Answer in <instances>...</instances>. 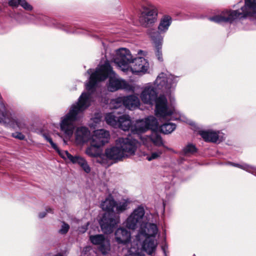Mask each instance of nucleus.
Instances as JSON below:
<instances>
[{
  "mask_svg": "<svg viewBox=\"0 0 256 256\" xmlns=\"http://www.w3.org/2000/svg\"><path fill=\"white\" fill-rule=\"evenodd\" d=\"M105 156L108 159L117 162L124 158L118 146L108 148L105 150Z\"/></svg>",
  "mask_w": 256,
  "mask_h": 256,
  "instance_id": "f3484780",
  "label": "nucleus"
},
{
  "mask_svg": "<svg viewBox=\"0 0 256 256\" xmlns=\"http://www.w3.org/2000/svg\"><path fill=\"white\" fill-rule=\"evenodd\" d=\"M86 154L92 158H98L96 161L103 166L105 165L104 155L102 154L100 147L91 142L90 146L86 150Z\"/></svg>",
  "mask_w": 256,
  "mask_h": 256,
  "instance_id": "4468645a",
  "label": "nucleus"
},
{
  "mask_svg": "<svg viewBox=\"0 0 256 256\" xmlns=\"http://www.w3.org/2000/svg\"><path fill=\"white\" fill-rule=\"evenodd\" d=\"M145 210L142 206H138L127 218L124 222L128 230H134L139 228L136 240L128 248L125 256H144L142 251L152 254L156 250L157 243L155 237L158 228L154 224L144 220Z\"/></svg>",
  "mask_w": 256,
  "mask_h": 256,
  "instance_id": "f03ea898",
  "label": "nucleus"
},
{
  "mask_svg": "<svg viewBox=\"0 0 256 256\" xmlns=\"http://www.w3.org/2000/svg\"><path fill=\"white\" fill-rule=\"evenodd\" d=\"M116 204V202L111 195L100 204L102 208L106 212L100 222L102 230L104 234L112 233L115 226L120 222V216L116 214L114 212Z\"/></svg>",
  "mask_w": 256,
  "mask_h": 256,
  "instance_id": "423d86ee",
  "label": "nucleus"
},
{
  "mask_svg": "<svg viewBox=\"0 0 256 256\" xmlns=\"http://www.w3.org/2000/svg\"><path fill=\"white\" fill-rule=\"evenodd\" d=\"M132 56L130 50L126 48H120L116 50L114 62L123 72L129 70V64H131Z\"/></svg>",
  "mask_w": 256,
  "mask_h": 256,
  "instance_id": "0eeeda50",
  "label": "nucleus"
},
{
  "mask_svg": "<svg viewBox=\"0 0 256 256\" xmlns=\"http://www.w3.org/2000/svg\"><path fill=\"white\" fill-rule=\"evenodd\" d=\"M128 202L126 200L119 202H116V214L119 216V214L127 209Z\"/></svg>",
  "mask_w": 256,
  "mask_h": 256,
  "instance_id": "bb28decb",
  "label": "nucleus"
},
{
  "mask_svg": "<svg viewBox=\"0 0 256 256\" xmlns=\"http://www.w3.org/2000/svg\"><path fill=\"white\" fill-rule=\"evenodd\" d=\"M150 36L156 44V55L158 60L160 62L163 60L162 54V46L163 40L162 36L160 34L154 30L150 33Z\"/></svg>",
  "mask_w": 256,
  "mask_h": 256,
  "instance_id": "dca6fc26",
  "label": "nucleus"
},
{
  "mask_svg": "<svg viewBox=\"0 0 256 256\" xmlns=\"http://www.w3.org/2000/svg\"><path fill=\"white\" fill-rule=\"evenodd\" d=\"M244 2L240 10H225L220 14L209 17L208 19L216 23H232L236 20L247 18L256 19V0H244Z\"/></svg>",
  "mask_w": 256,
  "mask_h": 256,
  "instance_id": "20e7f679",
  "label": "nucleus"
},
{
  "mask_svg": "<svg viewBox=\"0 0 256 256\" xmlns=\"http://www.w3.org/2000/svg\"><path fill=\"white\" fill-rule=\"evenodd\" d=\"M196 150L197 149L194 145L189 144L184 148L182 152L184 155H189L196 152Z\"/></svg>",
  "mask_w": 256,
  "mask_h": 256,
  "instance_id": "c756f323",
  "label": "nucleus"
},
{
  "mask_svg": "<svg viewBox=\"0 0 256 256\" xmlns=\"http://www.w3.org/2000/svg\"><path fill=\"white\" fill-rule=\"evenodd\" d=\"M109 139V132L104 130L100 129L94 132V134L92 137L91 142L101 147L108 143Z\"/></svg>",
  "mask_w": 256,
  "mask_h": 256,
  "instance_id": "f8f14e48",
  "label": "nucleus"
},
{
  "mask_svg": "<svg viewBox=\"0 0 256 256\" xmlns=\"http://www.w3.org/2000/svg\"><path fill=\"white\" fill-rule=\"evenodd\" d=\"M69 228L68 224L64 222L62 226V228L59 230V232L62 234H66L68 232Z\"/></svg>",
  "mask_w": 256,
  "mask_h": 256,
  "instance_id": "2f4dec72",
  "label": "nucleus"
},
{
  "mask_svg": "<svg viewBox=\"0 0 256 256\" xmlns=\"http://www.w3.org/2000/svg\"><path fill=\"white\" fill-rule=\"evenodd\" d=\"M131 64L129 70L134 74H146L149 68L148 61L142 57L132 59Z\"/></svg>",
  "mask_w": 256,
  "mask_h": 256,
  "instance_id": "9d476101",
  "label": "nucleus"
},
{
  "mask_svg": "<svg viewBox=\"0 0 256 256\" xmlns=\"http://www.w3.org/2000/svg\"><path fill=\"white\" fill-rule=\"evenodd\" d=\"M76 142L78 144H82L87 142L90 138V132L86 127L78 128L75 134Z\"/></svg>",
  "mask_w": 256,
  "mask_h": 256,
  "instance_id": "a211bd4d",
  "label": "nucleus"
},
{
  "mask_svg": "<svg viewBox=\"0 0 256 256\" xmlns=\"http://www.w3.org/2000/svg\"><path fill=\"white\" fill-rule=\"evenodd\" d=\"M172 22V18L168 15H164V16L162 18L160 19V24L158 26V31H156V30H148V34H150V33L151 32H154V30L155 32H158L160 34V33H164L166 32L168 30V28L170 26V25Z\"/></svg>",
  "mask_w": 256,
  "mask_h": 256,
  "instance_id": "aec40b11",
  "label": "nucleus"
},
{
  "mask_svg": "<svg viewBox=\"0 0 256 256\" xmlns=\"http://www.w3.org/2000/svg\"><path fill=\"white\" fill-rule=\"evenodd\" d=\"M158 128V122H157V128L154 130L150 129L152 130V133L150 136H146L142 137L140 138L144 144L148 146L150 142H152L156 146H161L162 144V140L160 135L158 134L156 130Z\"/></svg>",
  "mask_w": 256,
  "mask_h": 256,
  "instance_id": "2eb2a0df",
  "label": "nucleus"
},
{
  "mask_svg": "<svg viewBox=\"0 0 256 256\" xmlns=\"http://www.w3.org/2000/svg\"><path fill=\"white\" fill-rule=\"evenodd\" d=\"M52 212V210L50 208H48V209H46V212H40L38 214V217L40 218H44L46 214V213L48 212Z\"/></svg>",
  "mask_w": 256,
  "mask_h": 256,
  "instance_id": "f704fd0d",
  "label": "nucleus"
},
{
  "mask_svg": "<svg viewBox=\"0 0 256 256\" xmlns=\"http://www.w3.org/2000/svg\"><path fill=\"white\" fill-rule=\"evenodd\" d=\"M42 136L47 142H50L52 148H54L58 154L60 155V152L63 150H60L57 145L54 142L50 134L48 133L44 132L42 134Z\"/></svg>",
  "mask_w": 256,
  "mask_h": 256,
  "instance_id": "c85d7f7f",
  "label": "nucleus"
},
{
  "mask_svg": "<svg viewBox=\"0 0 256 256\" xmlns=\"http://www.w3.org/2000/svg\"><path fill=\"white\" fill-rule=\"evenodd\" d=\"M123 98L124 106L130 110H134L140 106V99L135 95L123 96Z\"/></svg>",
  "mask_w": 256,
  "mask_h": 256,
  "instance_id": "6ab92c4d",
  "label": "nucleus"
},
{
  "mask_svg": "<svg viewBox=\"0 0 256 256\" xmlns=\"http://www.w3.org/2000/svg\"><path fill=\"white\" fill-rule=\"evenodd\" d=\"M117 127L124 131L130 130L132 134L140 135L148 129L157 128V120L154 116H148L144 119L132 122L128 115L123 114L119 116Z\"/></svg>",
  "mask_w": 256,
  "mask_h": 256,
  "instance_id": "39448f33",
  "label": "nucleus"
},
{
  "mask_svg": "<svg viewBox=\"0 0 256 256\" xmlns=\"http://www.w3.org/2000/svg\"><path fill=\"white\" fill-rule=\"evenodd\" d=\"M108 78H109L108 88L110 92H114L120 89L133 90V87L130 84L119 78L108 61L99 66L95 72L90 74L88 82L86 83V89L88 92L82 93L78 101L71 106L69 112L61 118L60 130L66 135L68 136L72 135L74 122L78 119L80 114L90 106L91 94L95 92L98 83Z\"/></svg>",
  "mask_w": 256,
  "mask_h": 256,
  "instance_id": "f257e3e1",
  "label": "nucleus"
},
{
  "mask_svg": "<svg viewBox=\"0 0 256 256\" xmlns=\"http://www.w3.org/2000/svg\"><path fill=\"white\" fill-rule=\"evenodd\" d=\"M88 222L86 224L78 228V231L80 232L84 233L88 230Z\"/></svg>",
  "mask_w": 256,
  "mask_h": 256,
  "instance_id": "72a5a7b5",
  "label": "nucleus"
},
{
  "mask_svg": "<svg viewBox=\"0 0 256 256\" xmlns=\"http://www.w3.org/2000/svg\"><path fill=\"white\" fill-rule=\"evenodd\" d=\"M104 119L108 124L114 128H117L119 122V116L116 117L112 112H109L106 114Z\"/></svg>",
  "mask_w": 256,
  "mask_h": 256,
  "instance_id": "b1692460",
  "label": "nucleus"
},
{
  "mask_svg": "<svg viewBox=\"0 0 256 256\" xmlns=\"http://www.w3.org/2000/svg\"><path fill=\"white\" fill-rule=\"evenodd\" d=\"M157 14V11L154 9H146L142 13L144 22L148 24L154 23L156 19Z\"/></svg>",
  "mask_w": 256,
  "mask_h": 256,
  "instance_id": "4be33fe9",
  "label": "nucleus"
},
{
  "mask_svg": "<svg viewBox=\"0 0 256 256\" xmlns=\"http://www.w3.org/2000/svg\"><path fill=\"white\" fill-rule=\"evenodd\" d=\"M140 52H142V50H140V52H138V54H140Z\"/></svg>",
  "mask_w": 256,
  "mask_h": 256,
  "instance_id": "4c0bfd02",
  "label": "nucleus"
},
{
  "mask_svg": "<svg viewBox=\"0 0 256 256\" xmlns=\"http://www.w3.org/2000/svg\"><path fill=\"white\" fill-rule=\"evenodd\" d=\"M162 152H152L150 156H148L146 154H144L143 156H146V159L148 160V161H150L160 156Z\"/></svg>",
  "mask_w": 256,
  "mask_h": 256,
  "instance_id": "7c9ffc66",
  "label": "nucleus"
},
{
  "mask_svg": "<svg viewBox=\"0 0 256 256\" xmlns=\"http://www.w3.org/2000/svg\"><path fill=\"white\" fill-rule=\"evenodd\" d=\"M176 128V125L172 122H166L162 124L160 130L164 134H169L172 132Z\"/></svg>",
  "mask_w": 256,
  "mask_h": 256,
  "instance_id": "393cba45",
  "label": "nucleus"
},
{
  "mask_svg": "<svg viewBox=\"0 0 256 256\" xmlns=\"http://www.w3.org/2000/svg\"><path fill=\"white\" fill-rule=\"evenodd\" d=\"M228 164L231 166L240 168L250 173L253 174L254 176H256V168L253 167L247 164H238L232 162H230Z\"/></svg>",
  "mask_w": 256,
  "mask_h": 256,
  "instance_id": "a878e982",
  "label": "nucleus"
},
{
  "mask_svg": "<svg viewBox=\"0 0 256 256\" xmlns=\"http://www.w3.org/2000/svg\"><path fill=\"white\" fill-rule=\"evenodd\" d=\"M122 105L124 106L123 96L118 97L110 100V109H117Z\"/></svg>",
  "mask_w": 256,
  "mask_h": 256,
  "instance_id": "cd10ccee",
  "label": "nucleus"
},
{
  "mask_svg": "<svg viewBox=\"0 0 256 256\" xmlns=\"http://www.w3.org/2000/svg\"><path fill=\"white\" fill-rule=\"evenodd\" d=\"M12 136L14 138H18L20 140H23L25 138L24 136L22 133H21L20 132H16L13 133L12 134Z\"/></svg>",
  "mask_w": 256,
  "mask_h": 256,
  "instance_id": "473e14b6",
  "label": "nucleus"
},
{
  "mask_svg": "<svg viewBox=\"0 0 256 256\" xmlns=\"http://www.w3.org/2000/svg\"><path fill=\"white\" fill-rule=\"evenodd\" d=\"M66 31L68 32H72V33H81V32H79V31H72V30H66Z\"/></svg>",
  "mask_w": 256,
  "mask_h": 256,
  "instance_id": "c9c22d12",
  "label": "nucleus"
},
{
  "mask_svg": "<svg viewBox=\"0 0 256 256\" xmlns=\"http://www.w3.org/2000/svg\"><path fill=\"white\" fill-rule=\"evenodd\" d=\"M60 156L63 159L68 160L73 164H78L86 173L90 172L91 168L84 158L79 156H73L67 150H63Z\"/></svg>",
  "mask_w": 256,
  "mask_h": 256,
  "instance_id": "1a4fd4ad",
  "label": "nucleus"
},
{
  "mask_svg": "<svg viewBox=\"0 0 256 256\" xmlns=\"http://www.w3.org/2000/svg\"><path fill=\"white\" fill-rule=\"evenodd\" d=\"M114 236L116 241L118 244L126 245L131 240V232L124 227L118 228Z\"/></svg>",
  "mask_w": 256,
  "mask_h": 256,
  "instance_id": "ddd939ff",
  "label": "nucleus"
},
{
  "mask_svg": "<svg viewBox=\"0 0 256 256\" xmlns=\"http://www.w3.org/2000/svg\"><path fill=\"white\" fill-rule=\"evenodd\" d=\"M198 133L205 142L214 143L220 142L218 132L212 130H201Z\"/></svg>",
  "mask_w": 256,
  "mask_h": 256,
  "instance_id": "412c9836",
  "label": "nucleus"
},
{
  "mask_svg": "<svg viewBox=\"0 0 256 256\" xmlns=\"http://www.w3.org/2000/svg\"><path fill=\"white\" fill-rule=\"evenodd\" d=\"M138 143L137 140L131 136L120 138L116 141V144L120 148L124 158L134 154Z\"/></svg>",
  "mask_w": 256,
  "mask_h": 256,
  "instance_id": "6e6552de",
  "label": "nucleus"
},
{
  "mask_svg": "<svg viewBox=\"0 0 256 256\" xmlns=\"http://www.w3.org/2000/svg\"><path fill=\"white\" fill-rule=\"evenodd\" d=\"M92 71V70L90 68V69H88L87 71V72L88 74H90L91 72Z\"/></svg>",
  "mask_w": 256,
  "mask_h": 256,
  "instance_id": "e433bc0d",
  "label": "nucleus"
},
{
  "mask_svg": "<svg viewBox=\"0 0 256 256\" xmlns=\"http://www.w3.org/2000/svg\"><path fill=\"white\" fill-rule=\"evenodd\" d=\"M8 4L13 8L21 6L26 10H32V6L28 4L26 0H9Z\"/></svg>",
  "mask_w": 256,
  "mask_h": 256,
  "instance_id": "5701e85b",
  "label": "nucleus"
},
{
  "mask_svg": "<svg viewBox=\"0 0 256 256\" xmlns=\"http://www.w3.org/2000/svg\"><path fill=\"white\" fill-rule=\"evenodd\" d=\"M89 240L93 244L98 246L102 254H106L110 250V242L103 234L90 235Z\"/></svg>",
  "mask_w": 256,
  "mask_h": 256,
  "instance_id": "9b49d317",
  "label": "nucleus"
},
{
  "mask_svg": "<svg viewBox=\"0 0 256 256\" xmlns=\"http://www.w3.org/2000/svg\"><path fill=\"white\" fill-rule=\"evenodd\" d=\"M176 78L168 72H162L157 76L154 84H148L140 94V98L144 104L152 105L156 104L155 112L157 116L166 118L172 116L174 111V108L169 106L166 98L164 95L158 97L156 89L162 90H169L174 88L177 80Z\"/></svg>",
  "mask_w": 256,
  "mask_h": 256,
  "instance_id": "7ed1b4c3",
  "label": "nucleus"
}]
</instances>
